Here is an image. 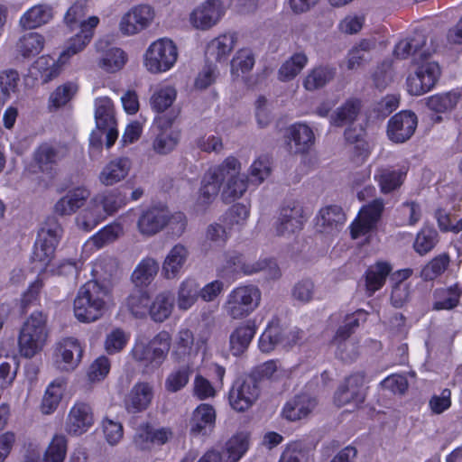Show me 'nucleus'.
<instances>
[{"label": "nucleus", "instance_id": "ea45409f", "mask_svg": "<svg viewBox=\"0 0 462 462\" xmlns=\"http://www.w3.org/2000/svg\"><path fill=\"white\" fill-rule=\"evenodd\" d=\"M391 272L392 266L384 262H378L367 269L365 273V289L368 296H372L384 285Z\"/></svg>", "mask_w": 462, "mask_h": 462}, {"label": "nucleus", "instance_id": "c85d7f7f", "mask_svg": "<svg viewBox=\"0 0 462 462\" xmlns=\"http://www.w3.org/2000/svg\"><path fill=\"white\" fill-rule=\"evenodd\" d=\"M132 166L133 162L128 157L113 159L103 167L98 180L104 186H113L128 176Z\"/></svg>", "mask_w": 462, "mask_h": 462}, {"label": "nucleus", "instance_id": "49530a36", "mask_svg": "<svg viewBox=\"0 0 462 462\" xmlns=\"http://www.w3.org/2000/svg\"><path fill=\"white\" fill-rule=\"evenodd\" d=\"M44 37L38 32H27L20 37L16 43V51L23 58L38 55L44 47Z\"/></svg>", "mask_w": 462, "mask_h": 462}, {"label": "nucleus", "instance_id": "c03bdc74", "mask_svg": "<svg viewBox=\"0 0 462 462\" xmlns=\"http://www.w3.org/2000/svg\"><path fill=\"white\" fill-rule=\"evenodd\" d=\"M249 448L248 434L240 432L230 438L223 451L224 462H238Z\"/></svg>", "mask_w": 462, "mask_h": 462}, {"label": "nucleus", "instance_id": "6ab92c4d", "mask_svg": "<svg viewBox=\"0 0 462 462\" xmlns=\"http://www.w3.org/2000/svg\"><path fill=\"white\" fill-rule=\"evenodd\" d=\"M440 74L436 62H426L420 65L407 79V88L411 95L420 96L430 91L436 84Z\"/></svg>", "mask_w": 462, "mask_h": 462}, {"label": "nucleus", "instance_id": "bf43d9fd", "mask_svg": "<svg viewBox=\"0 0 462 462\" xmlns=\"http://www.w3.org/2000/svg\"><path fill=\"white\" fill-rule=\"evenodd\" d=\"M308 58L302 52L293 54L279 69V78L283 81L295 78L307 65Z\"/></svg>", "mask_w": 462, "mask_h": 462}, {"label": "nucleus", "instance_id": "7c9ffc66", "mask_svg": "<svg viewBox=\"0 0 462 462\" xmlns=\"http://www.w3.org/2000/svg\"><path fill=\"white\" fill-rule=\"evenodd\" d=\"M90 196L86 187H77L69 190L54 205V211L60 216H69L80 208Z\"/></svg>", "mask_w": 462, "mask_h": 462}, {"label": "nucleus", "instance_id": "c9c22d12", "mask_svg": "<svg viewBox=\"0 0 462 462\" xmlns=\"http://www.w3.org/2000/svg\"><path fill=\"white\" fill-rule=\"evenodd\" d=\"M462 295V288L455 283L447 288L436 289L433 292L434 310H450L456 308Z\"/></svg>", "mask_w": 462, "mask_h": 462}, {"label": "nucleus", "instance_id": "72a5a7b5", "mask_svg": "<svg viewBox=\"0 0 462 462\" xmlns=\"http://www.w3.org/2000/svg\"><path fill=\"white\" fill-rule=\"evenodd\" d=\"M316 404V400L308 394L297 395L285 404L282 414L291 421L300 420L308 416Z\"/></svg>", "mask_w": 462, "mask_h": 462}, {"label": "nucleus", "instance_id": "69168bd1", "mask_svg": "<svg viewBox=\"0 0 462 462\" xmlns=\"http://www.w3.org/2000/svg\"><path fill=\"white\" fill-rule=\"evenodd\" d=\"M272 172V162L268 155L256 158L249 167L248 173L252 183L261 184Z\"/></svg>", "mask_w": 462, "mask_h": 462}, {"label": "nucleus", "instance_id": "4d7b16f0", "mask_svg": "<svg viewBox=\"0 0 462 462\" xmlns=\"http://www.w3.org/2000/svg\"><path fill=\"white\" fill-rule=\"evenodd\" d=\"M460 94L456 91L438 94L428 98L427 106L436 113H447L457 106Z\"/></svg>", "mask_w": 462, "mask_h": 462}, {"label": "nucleus", "instance_id": "0e129e2a", "mask_svg": "<svg viewBox=\"0 0 462 462\" xmlns=\"http://www.w3.org/2000/svg\"><path fill=\"white\" fill-rule=\"evenodd\" d=\"M254 55L250 49L239 50L231 60V73L240 77L249 72L254 65Z\"/></svg>", "mask_w": 462, "mask_h": 462}, {"label": "nucleus", "instance_id": "5701e85b", "mask_svg": "<svg viewBox=\"0 0 462 462\" xmlns=\"http://www.w3.org/2000/svg\"><path fill=\"white\" fill-rule=\"evenodd\" d=\"M218 166L210 167L204 174L196 201L198 210L205 211L217 197L222 186Z\"/></svg>", "mask_w": 462, "mask_h": 462}, {"label": "nucleus", "instance_id": "f704fd0d", "mask_svg": "<svg viewBox=\"0 0 462 462\" xmlns=\"http://www.w3.org/2000/svg\"><path fill=\"white\" fill-rule=\"evenodd\" d=\"M290 148L295 153L306 152L314 143V134L305 124H294L289 128Z\"/></svg>", "mask_w": 462, "mask_h": 462}, {"label": "nucleus", "instance_id": "5fc2aeb1", "mask_svg": "<svg viewBox=\"0 0 462 462\" xmlns=\"http://www.w3.org/2000/svg\"><path fill=\"white\" fill-rule=\"evenodd\" d=\"M92 37L93 33L90 31L83 30L70 38L65 49L60 54V61L66 63L73 55L82 51L90 42Z\"/></svg>", "mask_w": 462, "mask_h": 462}, {"label": "nucleus", "instance_id": "4468645a", "mask_svg": "<svg viewBox=\"0 0 462 462\" xmlns=\"http://www.w3.org/2000/svg\"><path fill=\"white\" fill-rule=\"evenodd\" d=\"M225 14L220 0H206L189 14V23L197 30L207 31L217 25Z\"/></svg>", "mask_w": 462, "mask_h": 462}, {"label": "nucleus", "instance_id": "39448f33", "mask_svg": "<svg viewBox=\"0 0 462 462\" xmlns=\"http://www.w3.org/2000/svg\"><path fill=\"white\" fill-rule=\"evenodd\" d=\"M178 48L169 38L152 42L143 54V66L152 74L170 70L178 60Z\"/></svg>", "mask_w": 462, "mask_h": 462}, {"label": "nucleus", "instance_id": "09e8293b", "mask_svg": "<svg viewBox=\"0 0 462 462\" xmlns=\"http://www.w3.org/2000/svg\"><path fill=\"white\" fill-rule=\"evenodd\" d=\"M124 233V227L121 223L114 222L106 226L97 234L92 236L86 243V246L100 249L116 241Z\"/></svg>", "mask_w": 462, "mask_h": 462}, {"label": "nucleus", "instance_id": "e433bc0d", "mask_svg": "<svg viewBox=\"0 0 462 462\" xmlns=\"http://www.w3.org/2000/svg\"><path fill=\"white\" fill-rule=\"evenodd\" d=\"M106 218L104 210L95 197L89 201L88 206L76 217V224L81 230L88 232L95 228L99 223Z\"/></svg>", "mask_w": 462, "mask_h": 462}, {"label": "nucleus", "instance_id": "338daca9", "mask_svg": "<svg viewBox=\"0 0 462 462\" xmlns=\"http://www.w3.org/2000/svg\"><path fill=\"white\" fill-rule=\"evenodd\" d=\"M126 305L134 316L143 318L149 313V296L145 291H135L127 298Z\"/></svg>", "mask_w": 462, "mask_h": 462}, {"label": "nucleus", "instance_id": "393cba45", "mask_svg": "<svg viewBox=\"0 0 462 462\" xmlns=\"http://www.w3.org/2000/svg\"><path fill=\"white\" fill-rule=\"evenodd\" d=\"M190 255L189 249L181 243L174 245L167 253L162 265V274L167 280H174L181 274Z\"/></svg>", "mask_w": 462, "mask_h": 462}, {"label": "nucleus", "instance_id": "473e14b6", "mask_svg": "<svg viewBox=\"0 0 462 462\" xmlns=\"http://www.w3.org/2000/svg\"><path fill=\"white\" fill-rule=\"evenodd\" d=\"M69 154L67 145L48 143L42 144L35 152V160L42 171H49Z\"/></svg>", "mask_w": 462, "mask_h": 462}, {"label": "nucleus", "instance_id": "9d476101", "mask_svg": "<svg viewBox=\"0 0 462 462\" xmlns=\"http://www.w3.org/2000/svg\"><path fill=\"white\" fill-rule=\"evenodd\" d=\"M156 17L152 6L146 4L130 8L120 19L118 30L124 36H134L151 27Z\"/></svg>", "mask_w": 462, "mask_h": 462}, {"label": "nucleus", "instance_id": "8fccbe9b", "mask_svg": "<svg viewBox=\"0 0 462 462\" xmlns=\"http://www.w3.org/2000/svg\"><path fill=\"white\" fill-rule=\"evenodd\" d=\"M63 64L60 58L55 60L49 55H43L36 60L33 69L39 73L42 83H48L60 75Z\"/></svg>", "mask_w": 462, "mask_h": 462}, {"label": "nucleus", "instance_id": "2eb2a0df", "mask_svg": "<svg viewBox=\"0 0 462 462\" xmlns=\"http://www.w3.org/2000/svg\"><path fill=\"white\" fill-rule=\"evenodd\" d=\"M384 208L383 199H375L371 203L364 206L351 225V236L354 239L365 236L373 231L381 218Z\"/></svg>", "mask_w": 462, "mask_h": 462}, {"label": "nucleus", "instance_id": "20e7f679", "mask_svg": "<svg viewBox=\"0 0 462 462\" xmlns=\"http://www.w3.org/2000/svg\"><path fill=\"white\" fill-rule=\"evenodd\" d=\"M171 337L161 331L149 343L137 341L132 350L134 359L147 370L159 368L167 357Z\"/></svg>", "mask_w": 462, "mask_h": 462}, {"label": "nucleus", "instance_id": "37998d69", "mask_svg": "<svg viewBox=\"0 0 462 462\" xmlns=\"http://www.w3.org/2000/svg\"><path fill=\"white\" fill-rule=\"evenodd\" d=\"M199 297V286L196 280L186 278L183 280L177 291V306L183 311L189 310Z\"/></svg>", "mask_w": 462, "mask_h": 462}, {"label": "nucleus", "instance_id": "1a4fd4ad", "mask_svg": "<svg viewBox=\"0 0 462 462\" xmlns=\"http://www.w3.org/2000/svg\"><path fill=\"white\" fill-rule=\"evenodd\" d=\"M261 393L259 383L254 374L235 381L229 392V403L236 411H245L258 400Z\"/></svg>", "mask_w": 462, "mask_h": 462}, {"label": "nucleus", "instance_id": "680f3d73", "mask_svg": "<svg viewBox=\"0 0 462 462\" xmlns=\"http://www.w3.org/2000/svg\"><path fill=\"white\" fill-rule=\"evenodd\" d=\"M63 390L61 382H52L49 384L41 405L42 413L51 414L57 409L61 400Z\"/></svg>", "mask_w": 462, "mask_h": 462}, {"label": "nucleus", "instance_id": "de8ad7c7", "mask_svg": "<svg viewBox=\"0 0 462 462\" xmlns=\"http://www.w3.org/2000/svg\"><path fill=\"white\" fill-rule=\"evenodd\" d=\"M375 48V42L364 39L353 47L347 56V69H356L371 60V51Z\"/></svg>", "mask_w": 462, "mask_h": 462}, {"label": "nucleus", "instance_id": "f257e3e1", "mask_svg": "<svg viewBox=\"0 0 462 462\" xmlns=\"http://www.w3.org/2000/svg\"><path fill=\"white\" fill-rule=\"evenodd\" d=\"M110 295L106 286L97 281H88L82 285L74 300V314L81 322H93L103 316Z\"/></svg>", "mask_w": 462, "mask_h": 462}, {"label": "nucleus", "instance_id": "bb28decb", "mask_svg": "<svg viewBox=\"0 0 462 462\" xmlns=\"http://www.w3.org/2000/svg\"><path fill=\"white\" fill-rule=\"evenodd\" d=\"M172 438L168 428L153 429L148 424L140 426L134 436V446L141 450H150L155 446H162Z\"/></svg>", "mask_w": 462, "mask_h": 462}, {"label": "nucleus", "instance_id": "a878e982", "mask_svg": "<svg viewBox=\"0 0 462 462\" xmlns=\"http://www.w3.org/2000/svg\"><path fill=\"white\" fill-rule=\"evenodd\" d=\"M167 208L154 206L143 210L137 220V230L143 236H153L165 228Z\"/></svg>", "mask_w": 462, "mask_h": 462}, {"label": "nucleus", "instance_id": "412c9836", "mask_svg": "<svg viewBox=\"0 0 462 462\" xmlns=\"http://www.w3.org/2000/svg\"><path fill=\"white\" fill-rule=\"evenodd\" d=\"M154 397V387L147 382H138L133 385L124 399L128 413L135 414L146 411Z\"/></svg>", "mask_w": 462, "mask_h": 462}, {"label": "nucleus", "instance_id": "b1692460", "mask_svg": "<svg viewBox=\"0 0 462 462\" xmlns=\"http://www.w3.org/2000/svg\"><path fill=\"white\" fill-rule=\"evenodd\" d=\"M417 123V116L414 113L411 111L400 112L388 122V137L394 143H403L414 134Z\"/></svg>", "mask_w": 462, "mask_h": 462}, {"label": "nucleus", "instance_id": "a18cd8bd", "mask_svg": "<svg viewBox=\"0 0 462 462\" xmlns=\"http://www.w3.org/2000/svg\"><path fill=\"white\" fill-rule=\"evenodd\" d=\"M228 237L229 235L222 225L218 223L208 225L205 231V239L202 245L203 251L208 254L224 247Z\"/></svg>", "mask_w": 462, "mask_h": 462}, {"label": "nucleus", "instance_id": "c756f323", "mask_svg": "<svg viewBox=\"0 0 462 462\" xmlns=\"http://www.w3.org/2000/svg\"><path fill=\"white\" fill-rule=\"evenodd\" d=\"M407 174L405 166H382L376 169L374 179L378 183L381 192L388 194L399 189Z\"/></svg>", "mask_w": 462, "mask_h": 462}, {"label": "nucleus", "instance_id": "2f4dec72", "mask_svg": "<svg viewBox=\"0 0 462 462\" xmlns=\"http://www.w3.org/2000/svg\"><path fill=\"white\" fill-rule=\"evenodd\" d=\"M53 18V8L51 5L41 3L29 8L19 20L23 29H36L51 21Z\"/></svg>", "mask_w": 462, "mask_h": 462}, {"label": "nucleus", "instance_id": "aec40b11", "mask_svg": "<svg viewBox=\"0 0 462 462\" xmlns=\"http://www.w3.org/2000/svg\"><path fill=\"white\" fill-rule=\"evenodd\" d=\"M94 423L90 405L84 402H76L67 416L65 430L69 435L79 436L87 432Z\"/></svg>", "mask_w": 462, "mask_h": 462}, {"label": "nucleus", "instance_id": "a211bd4d", "mask_svg": "<svg viewBox=\"0 0 462 462\" xmlns=\"http://www.w3.org/2000/svg\"><path fill=\"white\" fill-rule=\"evenodd\" d=\"M83 349L79 342L68 337L57 343L53 360L56 367L61 371L74 370L81 361Z\"/></svg>", "mask_w": 462, "mask_h": 462}, {"label": "nucleus", "instance_id": "58836bf2", "mask_svg": "<svg viewBox=\"0 0 462 462\" xmlns=\"http://www.w3.org/2000/svg\"><path fill=\"white\" fill-rule=\"evenodd\" d=\"M159 272V263L152 257L142 259L134 268L131 279L136 287L148 286Z\"/></svg>", "mask_w": 462, "mask_h": 462}, {"label": "nucleus", "instance_id": "79ce46f5", "mask_svg": "<svg viewBox=\"0 0 462 462\" xmlns=\"http://www.w3.org/2000/svg\"><path fill=\"white\" fill-rule=\"evenodd\" d=\"M216 412L214 408L207 403L200 404L193 412L191 431L197 434H206L215 424Z\"/></svg>", "mask_w": 462, "mask_h": 462}, {"label": "nucleus", "instance_id": "f3484780", "mask_svg": "<svg viewBox=\"0 0 462 462\" xmlns=\"http://www.w3.org/2000/svg\"><path fill=\"white\" fill-rule=\"evenodd\" d=\"M303 210L296 202L284 205L274 225L275 234L279 236L291 237L303 226Z\"/></svg>", "mask_w": 462, "mask_h": 462}, {"label": "nucleus", "instance_id": "13d9d810", "mask_svg": "<svg viewBox=\"0 0 462 462\" xmlns=\"http://www.w3.org/2000/svg\"><path fill=\"white\" fill-rule=\"evenodd\" d=\"M360 110L358 100H347L330 116V123L335 126H342L352 123Z\"/></svg>", "mask_w": 462, "mask_h": 462}, {"label": "nucleus", "instance_id": "3c124183", "mask_svg": "<svg viewBox=\"0 0 462 462\" xmlns=\"http://www.w3.org/2000/svg\"><path fill=\"white\" fill-rule=\"evenodd\" d=\"M336 69L328 66H319L311 69L303 80L304 88L313 91L323 88L333 79Z\"/></svg>", "mask_w": 462, "mask_h": 462}, {"label": "nucleus", "instance_id": "f03ea898", "mask_svg": "<svg viewBox=\"0 0 462 462\" xmlns=\"http://www.w3.org/2000/svg\"><path fill=\"white\" fill-rule=\"evenodd\" d=\"M48 336L47 315L42 311L32 312L20 330L18 344L22 356H34L45 346Z\"/></svg>", "mask_w": 462, "mask_h": 462}, {"label": "nucleus", "instance_id": "e2e57ef3", "mask_svg": "<svg viewBox=\"0 0 462 462\" xmlns=\"http://www.w3.org/2000/svg\"><path fill=\"white\" fill-rule=\"evenodd\" d=\"M20 76L17 70L13 69H5L0 72V99L7 101L12 94L18 91Z\"/></svg>", "mask_w": 462, "mask_h": 462}, {"label": "nucleus", "instance_id": "603ef678", "mask_svg": "<svg viewBox=\"0 0 462 462\" xmlns=\"http://www.w3.org/2000/svg\"><path fill=\"white\" fill-rule=\"evenodd\" d=\"M127 54L120 48L112 47L105 51L98 60V66L106 72L114 73L125 65Z\"/></svg>", "mask_w": 462, "mask_h": 462}, {"label": "nucleus", "instance_id": "052dcab7", "mask_svg": "<svg viewBox=\"0 0 462 462\" xmlns=\"http://www.w3.org/2000/svg\"><path fill=\"white\" fill-rule=\"evenodd\" d=\"M265 269H268L269 275L273 279L278 278L281 275L280 270L275 262L267 258L253 261L245 259L243 256L242 273L245 275H252Z\"/></svg>", "mask_w": 462, "mask_h": 462}, {"label": "nucleus", "instance_id": "a19ab883", "mask_svg": "<svg viewBox=\"0 0 462 462\" xmlns=\"http://www.w3.org/2000/svg\"><path fill=\"white\" fill-rule=\"evenodd\" d=\"M174 307L172 294L169 291L158 293L149 307V314L155 322L166 320L171 314Z\"/></svg>", "mask_w": 462, "mask_h": 462}, {"label": "nucleus", "instance_id": "774afa93", "mask_svg": "<svg viewBox=\"0 0 462 462\" xmlns=\"http://www.w3.org/2000/svg\"><path fill=\"white\" fill-rule=\"evenodd\" d=\"M249 217L248 208L243 204L232 206L224 217V222L229 229L240 230Z\"/></svg>", "mask_w": 462, "mask_h": 462}, {"label": "nucleus", "instance_id": "4c0bfd02", "mask_svg": "<svg viewBox=\"0 0 462 462\" xmlns=\"http://www.w3.org/2000/svg\"><path fill=\"white\" fill-rule=\"evenodd\" d=\"M255 334L254 322L248 321L238 326L230 335V350L234 356L242 355L248 347Z\"/></svg>", "mask_w": 462, "mask_h": 462}, {"label": "nucleus", "instance_id": "423d86ee", "mask_svg": "<svg viewBox=\"0 0 462 462\" xmlns=\"http://www.w3.org/2000/svg\"><path fill=\"white\" fill-rule=\"evenodd\" d=\"M61 234L62 228L54 217L49 218L39 231L32 255L39 269L46 270L51 266Z\"/></svg>", "mask_w": 462, "mask_h": 462}, {"label": "nucleus", "instance_id": "7ed1b4c3", "mask_svg": "<svg viewBox=\"0 0 462 462\" xmlns=\"http://www.w3.org/2000/svg\"><path fill=\"white\" fill-rule=\"evenodd\" d=\"M261 296V291L254 285L237 286L226 295L223 310L233 319H245L259 307Z\"/></svg>", "mask_w": 462, "mask_h": 462}, {"label": "nucleus", "instance_id": "f8f14e48", "mask_svg": "<svg viewBox=\"0 0 462 462\" xmlns=\"http://www.w3.org/2000/svg\"><path fill=\"white\" fill-rule=\"evenodd\" d=\"M367 312L363 310H358L355 313L348 315L344 325L340 326L332 340V345L336 346V356L344 362H352L358 356V349L356 342L345 343L346 346L350 348L349 352H345L343 349V339L348 338L353 330L357 328L360 321L364 322L366 319Z\"/></svg>", "mask_w": 462, "mask_h": 462}, {"label": "nucleus", "instance_id": "6e6552de", "mask_svg": "<svg viewBox=\"0 0 462 462\" xmlns=\"http://www.w3.org/2000/svg\"><path fill=\"white\" fill-rule=\"evenodd\" d=\"M301 337L302 331L283 328L278 319H273L259 338V348L263 353H270L278 346H291Z\"/></svg>", "mask_w": 462, "mask_h": 462}, {"label": "nucleus", "instance_id": "cd10ccee", "mask_svg": "<svg viewBox=\"0 0 462 462\" xmlns=\"http://www.w3.org/2000/svg\"><path fill=\"white\" fill-rule=\"evenodd\" d=\"M315 226L318 232L333 235L337 233L346 221L343 209L336 205L322 208L316 216Z\"/></svg>", "mask_w": 462, "mask_h": 462}, {"label": "nucleus", "instance_id": "6e6d98bb", "mask_svg": "<svg viewBox=\"0 0 462 462\" xmlns=\"http://www.w3.org/2000/svg\"><path fill=\"white\" fill-rule=\"evenodd\" d=\"M236 44V37L234 34L226 33L213 39L208 45V51L213 55L217 60L226 59Z\"/></svg>", "mask_w": 462, "mask_h": 462}, {"label": "nucleus", "instance_id": "ddd939ff", "mask_svg": "<svg viewBox=\"0 0 462 462\" xmlns=\"http://www.w3.org/2000/svg\"><path fill=\"white\" fill-rule=\"evenodd\" d=\"M206 345V339L195 338L189 328H180L174 336L171 357L175 362L189 364Z\"/></svg>", "mask_w": 462, "mask_h": 462}, {"label": "nucleus", "instance_id": "dca6fc26", "mask_svg": "<svg viewBox=\"0 0 462 462\" xmlns=\"http://www.w3.org/2000/svg\"><path fill=\"white\" fill-rule=\"evenodd\" d=\"M365 375L356 373L346 378L335 393L334 402L337 406L353 403L359 406L365 398Z\"/></svg>", "mask_w": 462, "mask_h": 462}, {"label": "nucleus", "instance_id": "4be33fe9", "mask_svg": "<svg viewBox=\"0 0 462 462\" xmlns=\"http://www.w3.org/2000/svg\"><path fill=\"white\" fill-rule=\"evenodd\" d=\"M154 139L152 149L158 154L173 151L179 141V132L172 127L171 121L162 116L153 125Z\"/></svg>", "mask_w": 462, "mask_h": 462}, {"label": "nucleus", "instance_id": "9b49d317", "mask_svg": "<svg viewBox=\"0 0 462 462\" xmlns=\"http://www.w3.org/2000/svg\"><path fill=\"white\" fill-rule=\"evenodd\" d=\"M436 49L432 39L428 42L427 37L418 32L400 41L395 45L393 54L397 59H411L412 62L419 63L434 53Z\"/></svg>", "mask_w": 462, "mask_h": 462}, {"label": "nucleus", "instance_id": "864d4df0", "mask_svg": "<svg viewBox=\"0 0 462 462\" xmlns=\"http://www.w3.org/2000/svg\"><path fill=\"white\" fill-rule=\"evenodd\" d=\"M95 119L97 127L99 129L116 125L114 107L110 98L98 97L96 99Z\"/></svg>", "mask_w": 462, "mask_h": 462}, {"label": "nucleus", "instance_id": "0eeeda50", "mask_svg": "<svg viewBox=\"0 0 462 462\" xmlns=\"http://www.w3.org/2000/svg\"><path fill=\"white\" fill-rule=\"evenodd\" d=\"M217 166L222 175V199L232 202L241 198L248 187V179L241 175V162L237 158L228 156Z\"/></svg>", "mask_w": 462, "mask_h": 462}]
</instances>
